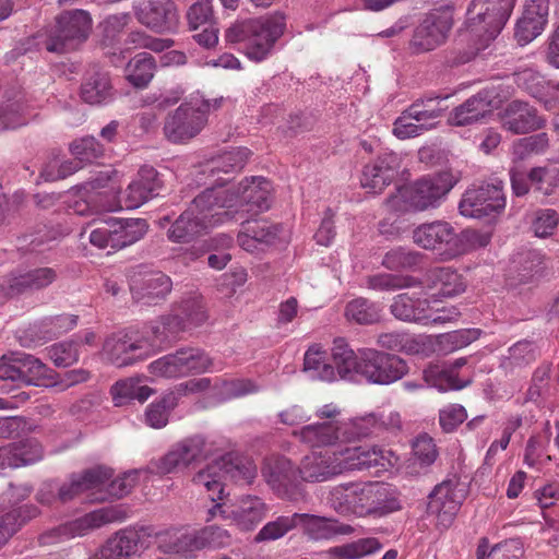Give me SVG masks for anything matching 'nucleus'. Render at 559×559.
I'll list each match as a JSON object with an SVG mask.
<instances>
[{"label": "nucleus", "mask_w": 559, "mask_h": 559, "mask_svg": "<svg viewBox=\"0 0 559 559\" xmlns=\"http://www.w3.org/2000/svg\"><path fill=\"white\" fill-rule=\"evenodd\" d=\"M282 12L236 23L225 32V40L242 43L246 56L255 62L265 60L275 43L283 36L286 22Z\"/></svg>", "instance_id": "f257e3e1"}, {"label": "nucleus", "mask_w": 559, "mask_h": 559, "mask_svg": "<svg viewBox=\"0 0 559 559\" xmlns=\"http://www.w3.org/2000/svg\"><path fill=\"white\" fill-rule=\"evenodd\" d=\"M454 185L453 176L447 171L423 177L400 188L397 194L386 199V205L394 212L435 209Z\"/></svg>", "instance_id": "f03ea898"}, {"label": "nucleus", "mask_w": 559, "mask_h": 559, "mask_svg": "<svg viewBox=\"0 0 559 559\" xmlns=\"http://www.w3.org/2000/svg\"><path fill=\"white\" fill-rule=\"evenodd\" d=\"M255 476L257 466L253 461L228 454L199 471L193 476L192 481L197 486L204 487L210 499L216 501L224 497V479L230 478L236 483L249 485Z\"/></svg>", "instance_id": "7ed1b4c3"}, {"label": "nucleus", "mask_w": 559, "mask_h": 559, "mask_svg": "<svg viewBox=\"0 0 559 559\" xmlns=\"http://www.w3.org/2000/svg\"><path fill=\"white\" fill-rule=\"evenodd\" d=\"M341 408L333 404H325L318 408L316 417L319 419L313 424L304 426L299 431L294 432L304 443L314 447H328L337 442H353L357 436L349 433L350 420L340 421Z\"/></svg>", "instance_id": "20e7f679"}, {"label": "nucleus", "mask_w": 559, "mask_h": 559, "mask_svg": "<svg viewBox=\"0 0 559 559\" xmlns=\"http://www.w3.org/2000/svg\"><path fill=\"white\" fill-rule=\"evenodd\" d=\"M167 543L168 533H157L151 525H131L111 535L88 559H131L150 547L152 538Z\"/></svg>", "instance_id": "39448f33"}, {"label": "nucleus", "mask_w": 559, "mask_h": 559, "mask_svg": "<svg viewBox=\"0 0 559 559\" xmlns=\"http://www.w3.org/2000/svg\"><path fill=\"white\" fill-rule=\"evenodd\" d=\"M91 29L92 19L88 12H64L57 17V25L46 41V49L58 53L75 50L87 39Z\"/></svg>", "instance_id": "423d86ee"}, {"label": "nucleus", "mask_w": 559, "mask_h": 559, "mask_svg": "<svg viewBox=\"0 0 559 559\" xmlns=\"http://www.w3.org/2000/svg\"><path fill=\"white\" fill-rule=\"evenodd\" d=\"M262 476L280 498L292 502L306 499L307 493L299 467H296L287 457L276 456L265 460Z\"/></svg>", "instance_id": "0eeeda50"}, {"label": "nucleus", "mask_w": 559, "mask_h": 559, "mask_svg": "<svg viewBox=\"0 0 559 559\" xmlns=\"http://www.w3.org/2000/svg\"><path fill=\"white\" fill-rule=\"evenodd\" d=\"M212 358L200 348L183 347L150 364V372L157 377L179 378L210 370Z\"/></svg>", "instance_id": "6e6552de"}, {"label": "nucleus", "mask_w": 559, "mask_h": 559, "mask_svg": "<svg viewBox=\"0 0 559 559\" xmlns=\"http://www.w3.org/2000/svg\"><path fill=\"white\" fill-rule=\"evenodd\" d=\"M503 181L492 179L477 187L469 188L463 194L459 204L462 215L474 218H483L493 214H500L506 207Z\"/></svg>", "instance_id": "1a4fd4ad"}, {"label": "nucleus", "mask_w": 559, "mask_h": 559, "mask_svg": "<svg viewBox=\"0 0 559 559\" xmlns=\"http://www.w3.org/2000/svg\"><path fill=\"white\" fill-rule=\"evenodd\" d=\"M217 447L214 441L207 440L202 435L185 438L160 457L156 463V472L169 474L179 467H187L191 463L200 462L216 454Z\"/></svg>", "instance_id": "9d476101"}, {"label": "nucleus", "mask_w": 559, "mask_h": 559, "mask_svg": "<svg viewBox=\"0 0 559 559\" xmlns=\"http://www.w3.org/2000/svg\"><path fill=\"white\" fill-rule=\"evenodd\" d=\"M408 365L400 356L365 349L361 352L360 376L376 384L388 385L408 373Z\"/></svg>", "instance_id": "9b49d317"}, {"label": "nucleus", "mask_w": 559, "mask_h": 559, "mask_svg": "<svg viewBox=\"0 0 559 559\" xmlns=\"http://www.w3.org/2000/svg\"><path fill=\"white\" fill-rule=\"evenodd\" d=\"M58 271L50 266L14 270L0 283V298H14L46 289L58 280Z\"/></svg>", "instance_id": "f8f14e48"}, {"label": "nucleus", "mask_w": 559, "mask_h": 559, "mask_svg": "<svg viewBox=\"0 0 559 559\" xmlns=\"http://www.w3.org/2000/svg\"><path fill=\"white\" fill-rule=\"evenodd\" d=\"M207 117L205 110L192 104H181L168 114L164 122V134L173 143H181L198 135L205 127Z\"/></svg>", "instance_id": "ddd939ff"}, {"label": "nucleus", "mask_w": 559, "mask_h": 559, "mask_svg": "<svg viewBox=\"0 0 559 559\" xmlns=\"http://www.w3.org/2000/svg\"><path fill=\"white\" fill-rule=\"evenodd\" d=\"M234 194L235 221L243 218L245 215H257L270 207L271 183L263 177L245 178L239 182Z\"/></svg>", "instance_id": "4468645a"}, {"label": "nucleus", "mask_w": 559, "mask_h": 559, "mask_svg": "<svg viewBox=\"0 0 559 559\" xmlns=\"http://www.w3.org/2000/svg\"><path fill=\"white\" fill-rule=\"evenodd\" d=\"M414 242L426 250H442L452 255L463 251L464 245L454 227L444 221L421 224L413 231Z\"/></svg>", "instance_id": "2eb2a0df"}, {"label": "nucleus", "mask_w": 559, "mask_h": 559, "mask_svg": "<svg viewBox=\"0 0 559 559\" xmlns=\"http://www.w3.org/2000/svg\"><path fill=\"white\" fill-rule=\"evenodd\" d=\"M360 516L383 518L402 509L400 492L389 484L361 483Z\"/></svg>", "instance_id": "dca6fc26"}, {"label": "nucleus", "mask_w": 559, "mask_h": 559, "mask_svg": "<svg viewBox=\"0 0 559 559\" xmlns=\"http://www.w3.org/2000/svg\"><path fill=\"white\" fill-rule=\"evenodd\" d=\"M234 194L229 190L211 187L198 194L189 207L202 218L207 221V225L214 226L227 221H235Z\"/></svg>", "instance_id": "f3484780"}, {"label": "nucleus", "mask_w": 559, "mask_h": 559, "mask_svg": "<svg viewBox=\"0 0 559 559\" xmlns=\"http://www.w3.org/2000/svg\"><path fill=\"white\" fill-rule=\"evenodd\" d=\"M169 543L162 542L160 548L164 552H180L187 548L190 550H200L203 548H224L230 545L231 536L229 532L217 525H210L194 535L169 534Z\"/></svg>", "instance_id": "a211bd4d"}, {"label": "nucleus", "mask_w": 559, "mask_h": 559, "mask_svg": "<svg viewBox=\"0 0 559 559\" xmlns=\"http://www.w3.org/2000/svg\"><path fill=\"white\" fill-rule=\"evenodd\" d=\"M516 0H473L468 12L475 13L472 20L483 24L488 40L493 39L508 22Z\"/></svg>", "instance_id": "6ab92c4d"}, {"label": "nucleus", "mask_w": 559, "mask_h": 559, "mask_svg": "<svg viewBox=\"0 0 559 559\" xmlns=\"http://www.w3.org/2000/svg\"><path fill=\"white\" fill-rule=\"evenodd\" d=\"M145 343L139 332H118L106 338L103 350L107 358L117 367H124L144 359Z\"/></svg>", "instance_id": "aec40b11"}, {"label": "nucleus", "mask_w": 559, "mask_h": 559, "mask_svg": "<svg viewBox=\"0 0 559 559\" xmlns=\"http://www.w3.org/2000/svg\"><path fill=\"white\" fill-rule=\"evenodd\" d=\"M497 94L491 90H481L452 109L448 122L451 126L464 127L486 119L498 107Z\"/></svg>", "instance_id": "412c9836"}, {"label": "nucleus", "mask_w": 559, "mask_h": 559, "mask_svg": "<svg viewBox=\"0 0 559 559\" xmlns=\"http://www.w3.org/2000/svg\"><path fill=\"white\" fill-rule=\"evenodd\" d=\"M501 126L512 134H525L544 128L546 120L527 102L514 99L500 112Z\"/></svg>", "instance_id": "4be33fe9"}, {"label": "nucleus", "mask_w": 559, "mask_h": 559, "mask_svg": "<svg viewBox=\"0 0 559 559\" xmlns=\"http://www.w3.org/2000/svg\"><path fill=\"white\" fill-rule=\"evenodd\" d=\"M139 22L156 33L173 31L178 22L176 4L173 0H147L135 7Z\"/></svg>", "instance_id": "5701e85b"}, {"label": "nucleus", "mask_w": 559, "mask_h": 559, "mask_svg": "<svg viewBox=\"0 0 559 559\" xmlns=\"http://www.w3.org/2000/svg\"><path fill=\"white\" fill-rule=\"evenodd\" d=\"M402 418L396 411H381L362 417L350 419L348 431L355 433L357 440L382 432L396 433L402 430Z\"/></svg>", "instance_id": "b1692460"}, {"label": "nucleus", "mask_w": 559, "mask_h": 559, "mask_svg": "<svg viewBox=\"0 0 559 559\" xmlns=\"http://www.w3.org/2000/svg\"><path fill=\"white\" fill-rule=\"evenodd\" d=\"M298 527L310 540H330L341 535H350L355 528L335 518L320 516L310 513H298Z\"/></svg>", "instance_id": "393cba45"}, {"label": "nucleus", "mask_w": 559, "mask_h": 559, "mask_svg": "<svg viewBox=\"0 0 559 559\" xmlns=\"http://www.w3.org/2000/svg\"><path fill=\"white\" fill-rule=\"evenodd\" d=\"M400 160L393 153L379 156L365 165L360 177L361 187L370 192L381 193L399 174Z\"/></svg>", "instance_id": "a878e982"}, {"label": "nucleus", "mask_w": 559, "mask_h": 559, "mask_svg": "<svg viewBox=\"0 0 559 559\" xmlns=\"http://www.w3.org/2000/svg\"><path fill=\"white\" fill-rule=\"evenodd\" d=\"M173 282L162 272L147 273L132 281L130 290L135 302L156 305L171 292Z\"/></svg>", "instance_id": "bb28decb"}, {"label": "nucleus", "mask_w": 559, "mask_h": 559, "mask_svg": "<svg viewBox=\"0 0 559 559\" xmlns=\"http://www.w3.org/2000/svg\"><path fill=\"white\" fill-rule=\"evenodd\" d=\"M549 12V0H528L522 17L516 23L515 37L522 45L532 41L545 28Z\"/></svg>", "instance_id": "cd10ccee"}, {"label": "nucleus", "mask_w": 559, "mask_h": 559, "mask_svg": "<svg viewBox=\"0 0 559 559\" xmlns=\"http://www.w3.org/2000/svg\"><path fill=\"white\" fill-rule=\"evenodd\" d=\"M162 188L163 181L157 170L152 166H143L138 178L127 189L126 204L130 209H136L157 197Z\"/></svg>", "instance_id": "c85d7f7f"}, {"label": "nucleus", "mask_w": 559, "mask_h": 559, "mask_svg": "<svg viewBox=\"0 0 559 559\" xmlns=\"http://www.w3.org/2000/svg\"><path fill=\"white\" fill-rule=\"evenodd\" d=\"M112 85L107 72L94 66L90 68L81 83L80 97L90 105H102L112 99Z\"/></svg>", "instance_id": "c756f323"}, {"label": "nucleus", "mask_w": 559, "mask_h": 559, "mask_svg": "<svg viewBox=\"0 0 559 559\" xmlns=\"http://www.w3.org/2000/svg\"><path fill=\"white\" fill-rule=\"evenodd\" d=\"M343 466L334 456L329 452H313L302 459L299 466L300 478L304 481H324L332 476L342 473Z\"/></svg>", "instance_id": "7c9ffc66"}, {"label": "nucleus", "mask_w": 559, "mask_h": 559, "mask_svg": "<svg viewBox=\"0 0 559 559\" xmlns=\"http://www.w3.org/2000/svg\"><path fill=\"white\" fill-rule=\"evenodd\" d=\"M418 286L438 289L443 297H452L465 290L461 275L452 267L436 266L429 269L421 278L417 277Z\"/></svg>", "instance_id": "2f4dec72"}, {"label": "nucleus", "mask_w": 559, "mask_h": 559, "mask_svg": "<svg viewBox=\"0 0 559 559\" xmlns=\"http://www.w3.org/2000/svg\"><path fill=\"white\" fill-rule=\"evenodd\" d=\"M428 498V512L443 522H451L461 506L455 485L451 480L437 485Z\"/></svg>", "instance_id": "473e14b6"}, {"label": "nucleus", "mask_w": 559, "mask_h": 559, "mask_svg": "<svg viewBox=\"0 0 559 559\" xmlns=\"http://www.w3.org/2000/svg\"><path fill=\"white\" fill-rule=\"evenodd\" d=\"M237 241L246 251H253L257 242L272 243L278 236L280 227L266 219H251L245 215Z\"/></svg>", "instance_id": "72a5a7b5"}, {"label": "nucleus", "mask_w": 559, "mask_h": 559, "mask_svg": "<svg viewBox=\"0 0 559 559\" xmlns=\"http://www.w3.org/2000/svg\"><path fill=\"white\" fill-rule=\"evenodd\" d=\"M543 258L534 250L519 253L512 262L508 283L516 288L521 285L534 283L542 274Z\"/></svg>", "instance_id": "f704fd0d"}, {"label": "nucleus", "mask_w": 559, "mask_h": 559, "mask_svg": "<svg viewBox=\"0 0 559 559\" xmlns=\"http://www.w3.org/2000/svg\"><path fill=\"white\" fill-rule=\"evenodd\" d=\"M205 218L200 217L193 211V207H188L170 226L167 231L169 240L174 242L185 243L190 242L207 231Z\"/></svg>", "instance_id": "c9c22d12"}, {"label": "nucleus", "mask_w": 559, "mask_h": 559, "mask_svg": "<svg viewBox=\"0 0 559 559\" xmlns=\"http://www.w3.org/2000/svg\"><path fill=\"white\" fill-rule=\"evenodd\" d=\"M360 493L361 483H344L330 490L328 500L338 514L360 516Z\"/></svg>", "instance_id": "e433bc0d"}, {"label": "nucleus", "mask_w": 559, "mask_h": 559, "mask_svg": "<svg viewBox=\"0 0 559 559\" xmlns=\"http://www.w3.org/2000/svg\"><path fill=\"white\" fill-rule=\"evenodd\" d=\"M250 155V151L246 147H238L233 151L224 152L217 157L213 158L207 165L211 176L216 177L215 182L219 186L225 185L230 178L221 177V174L230 175L241 170Z\"/></svg>", "instance_id": "4c0bfd02"}, {"label": "nucleus", "mask_w": 559, "mask_h": 559, "mask_svg": "<svg viewBox=\"0 0 559 559\" xmlns=\"http://www.w3.org/2000/svg\"><path fill=\"white\" fill-rule=\"evenodd\" d=\"M428 309L427 299L414 298L407 293L396 295L390 305V311L395 319L421 324L427 318Z\"/></svg>", "instance_id": "58836bf2"}, {"label": "nucleus", "mask_w": 559, "mask_h": 559, "mask_svg": "<svg viewBox=\"0 0 559 559\" xmlns=\"http://www.w3.org/2000/svg\"><path fill=\"white\" fill-rule=\"evenodd\" d=\"M112 249L119 250L140 240L147 231V224L142 218L112 219Z\"/></svg>", "instance_id": "ea45409f"}, {"label": "nucleus", "mask_w": 559, "mask_h": 559, "mask_svg": "<svg viewBox=\"0 0 559 559\" xmlns=\"http://www.w3.org/2000/svg\"><path fill=\"white\" fill-rule=\"evenodd\" d=\"M332 361L336 377L352 379L354 374H360L361 353L357 356L344 338L334 340Z\"/></svg>", "instance_id": "a19ab883"}, {"label": "nucleus", "mask_w": 559, "mask_h": 559, "mask_svg": "<svg viewBox=\"0 0 559 559\" xmlns=\"http://www.w3.org/2000/svg\"><path fill=\"white\" fill-rule=\"evenodd\" d=\"M157 69L155 58L148 52L136 53L126 67V78L135 88H145Z\"/></svg>", "instance_id": "79ce46f5"}, {"label": "nucleus", "mask_w": 559, "mask_h": 559, "mask_svg": "<svg viewBox=\"0 0 559 559\" xmlns=\"http://www.w3.org/2000/svg\"><path fill=\"white\" fill-rule=\"evenodd\" d=\"M153 393L154 390L142 384L139 378L119 380L110 389L115 406H123L134 400L144 403Z\"/></svg>", "instance_id": "37998d69"}, {"label": "nucleus", "mask_w": 559, "mask_h": 559, "mask_svg": "<svg viewBox=\"0 0 559 559\" xmlns=\"http://www.w3.org/2000/svg\"><path fill=\"white\" fill-rule=\"evenodd\" d=\"M537 354V347L533 341H519L508 348V354L501 358L500 368L506 373H514L516 369H522L534 362Z\"/></svg>", "instance_id": "c03bdc74"}, {"label": "nucleus", "mask_w": 559, "mask_h": 559, "mask_svg": "<svg viewBox=\"0 0 559 559\" xmlns=\"http://www.w3.org/2000/svg\"><path fill=\"white\" fill-rule=\"evenodd\" d=\"M266 506L255 496H248L240 500L237 508L231 511L236 524L243 531H250L265 516Z\"/></svg>", "instance_id": "a18cd8bd"}, {"label": "nucleus", "mask_w": 559, "mask_h": 559, "mask_svg": "<svg viewBox=\"0 0 559 559\" xmlns=\"http://www.w3.org/2000/svg\"><path fill=\"white\" fill-rule=\"evenodd\" d=\"M298 527V512L277 515L265 523L254 536L255 543H269L283 538L286 534Z\"/></svg>", "instance_id": "49530a36"}, {"label": "nucleus", "mask_w": 559, "mask_h": 559, "mask_svg": "<svg viewBox=\"0 0 559 559\" xmlns=\"http://www.w3.org/2000/svg\"><path fill=\"white\" fill-rule=\"evenodd\" d=\"M417 277L393 273H377L368 275L365 284L368 289L377 292H394L404 288L417 287Z\"/></svg>", "instance_id": "de8ad7c7"}, {"label": "nucleus", "mask_w": 559, "mask_h": 559, "mask_svg": "<svg viewBox=\"0 0 559 559\" xmlns=\"http://www.w3.org/2000/svg\"><path fill=\"white\" fill-rule=\"evenodd\" d=\"M345 317L357 324H374L381 319V309L371 300L358 297L347 302Z\"/></svg>", "instance_id": "09e8293b"}, {"label": "nucleus", "mask_w": 559, "mask_h": 559, "mask_svg": "<svg viewBox=\"0 0 559 559\" xmlns=\"http://www.w3.org/2000/svg\"><path fill=\"white\" fill-rule=\"evenodd\" d=\"M382 548V544L376 537H366L335 546L330 549V554L337 559H359L372 555Z\"/></svg>", "instance_id": "8fccbe9b"}, {"label": "nucleus", "mask_w": 559, "mask_h": 559, "mask_svg": "<svg viewBox=\"0 0 559 559\" xmlns=\"http://www.w3.org/2000/svg\"><path fill=\"white\" fill-rule=\"evenodd\" d=\"M178 405V397L174 392L164 394L160 399L151 403L145 411V423L155 429H160L168 424L170 412Z\"/></svg>", "instance_id": "3c124183"}, {"label": "nucleus", "mask_w": 559, "mask_h": 559, "mask_svg": "<svg viewBox=\"0 0 559 559\" xmlns=\"http://www.w3.org/2000/svg\"><path fill=\"white\" fill-rule=\"evenodd\" d=\"M421 260L423 254L420 252L397 247L383 255L381 264L390 271H404L414 270L421 263Z\"/></svg>", "instance_id": "603ef678"}, {"label": "nucleus", "mask_w": 559, "mask_h": 559, "mask_svg": "<svg viewBox=\"0 0 559 559\" xmlns=\"http://www.w3.org/2000/svg\"><path fill=\"white\" fill-rule=\"evenodd\" d=\"M325 353L317 345L310 346L305 354L304 370L313 371V378L323 381L336 380V372L333 365L325 362Z\"/></svg>", "instance_id": "864d4df0"}, {"label": "nucleus", "mask_w": 559, "mask_h": 559, "mask_svg": "<svg viewBox=\"0 0 559 559\" xmlns=\"http://www.w3.org/2000/svg\"><path fill=\"white\" fill-rule=\"evenodd\" d=\"M346 452L350 453L349 459L353 461L349 465L350 468L362 471L373 467H386L388 460L384 455V452L377 447H371L368 449L358 447L354 448L353 451L347 449Z\"/></svg>", "instance_id": "5fc2aeb1"}, {"label": "nucleus", "mask_w": 559, "mask_h": 559, "mask_svg": "<svg viewBox=\"0 0 559 559\" xmlns=\"http://www.w3.org/2000/svg\"><path fill=\"white\" fill-rule=\"evenodd\" d=\"M128 518V511L122 506H109L87 513L81 518L84 530L97 528L105 524L121 522Z\"/></svg>", "instance_id": "6e6d98bb"}, {"label": "nucleus", "mask_w": 559, "mask_h": 559, "mask_svg": "<svg viewBox=\"0 0 559 559\" xmlns=\"http://www.w3.org/2000/svg\"><path fill=\"white\" fill-rule=\"evenodd\" d=\"M425 381L440 391L460 390L465 386L454 374L453 370L440 365H430L424 370Z\"/></svg>", "instance_id": "4d7b16f0"}, {"label": "nucleus", "mask_w": 559, "mask_h": 559, "mask_svg": "<svg viewBox=\"0 0 559 559\" xmlns=\"http://www.w3.org/2000/svg\"><path fill=\"white\" fill-rule=\"evenodd\" d=\"M423 21L425 25L428 26V32L431 33L438 41L443 44L453 25L452 12L445 8L436 9L427 13Z\"/></svg>", "instance_id": "13d9d810"}, {"label": "nucleus", "mask_w": 559, "mask_h": 559, "mask_svg": "<svg viewBox=\"0 0 559 559\" xmlns=\"http://www.w3.org/2000/svg\"><path fill=\"white\" fill-rule=\"evenodd\" d=\"M20 381L25 384L39 385V380L47 378L48 368L32 355L22 354L16 357Z\"/></svg>", "instance_id": "bf43d9fd"}, {"label": "nucleus", "mask_w": 559, "mask_h": 559, "mask_svg": "<svg viewBox=\"0 0 559 559\" xmlns=\"http://www.w3.org/2000/svg\"><path fill=\"white\" fill-rule=\"evenodd\" d=\"M527 176L535 189L545 195L551 194L559 185V168L554 165L534 167Z\"/></svg>", "instance_id": "052dcab7"}, {"label": "nucleus", "mask_w": 559, "mask_h": 559, "mask_svg": "<svg viewBox=\"0 0 559 559\" xmlns=\"http://www.w3.org/2000/svg\"><path fill=\"white\" fill-rule=\"evenodd\" d=\"M85 534L84 526L81 519L61 524L53 527L39 536V543L44 546L53 545L60 542L68 540L75 536H82Z\"/></svg>", "instance_id": "680f3d73"}, {"label": "nucleus", "mask_w": 559, "mask_h": 559, "mask_svg": "<svg viewBox=\"0 0 559 559\" xmlns=\"http://www.w3.org/2000/svg\"><path fill=\"white\" fill-rule=\"evenodd\" d=\"M177 311L183 317L189 329L198 328L207 320V313L201 297L182 299Z\"/></svg>", "instance_id": "e2e57ef3"}, {"label": "nucleus", "mask_w": 559, "mask_h": 559, "mask_svg": "<svg viewBox=\"0 0 559 559\" xmlns=\"http://www.w3.org/2000/svg\"><path fill=\"white\" fill-rule=\"evenodd\" d=\"M164 328L160 317L144 325L143 333L140 335V338L145 343L144 350L147 356L156 348H162L165 344L170 343L168 332H166Z\"/></svg>", "instance_id": "0e129e2a"}, {"label": "nucleus", "mask_w": 559, "mask_h": 559, "mask_svg": "<svg viewBox=\"0 0 559 559\" xmlns=\"http://www.w3.org/2000/svg\"><path fill=\"white\" fill-rule=\"evenodd\" d=\"M78 341L56 343L48 348V355L57 367H69L79 360Z\"/></svg>", "instance_id": "69168bd1"}, {"label": "nucleus", "mask_w": 559, "mask_h": 559, "mask_svg": "<svg viewBox=\"0 0 559 559\" xmlns=\"http://www.w3.org/2000/svg\"><path fill=\"white\" fill-rule=\"evenodd\" d=\"M440 45L442 44L428 32V26L421 21L414 29L413 36L408 41L407 50L411 55H421L432 51Z\"/></svg>", "instance_id": "338daca9"}, {"label": "nucleus", "mask_w": 559, "mask_h": 559, "mask_svg": "<svg viewBox=\"0 0 559 559\" xmlns=\"http://www.w3.org/2000/svg\"><path fill=\"white\" fill-rule=\"evenodd\" d=\"M70 150L72 155L81 163H92L104 153L103 145L94 136H85L74 141Z\"/></svg>", "instance_id": "774afa93"}]
</instances>
